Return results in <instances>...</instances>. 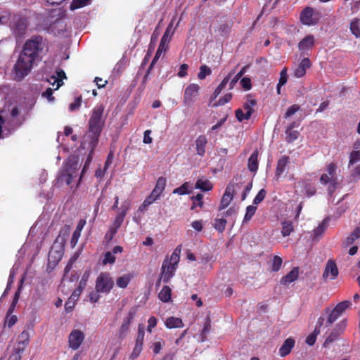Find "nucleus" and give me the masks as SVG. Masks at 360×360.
<instances>
[{
  "label": "nucleus",
  "instance_id": "33",
  "mask_svg": "<svg viewBox=\"0 0 360 360\" xmlns=\"http://www.w3.org/2000/svg\"><path fill=\"white\" fill-rule=\"evenodd\" d=\"M256 103V101L254 99H249L244 103L242 109L248 117H251V115L254 112V106Z\"/></svg>",
  "mask_w": 360,
  "mask_h": 360
},
{
  "label": "nucleus",
  "instance_id": "34",
  "mask_svg": "<svg viewBox=\"0 0 360 360\" xmlns=\"http://www.w3.org/2000/svg\"><path fill=\"white\" fill-rule=\"evenodd\" d=\"M160 300L164 302H168L171 300V289L169 286H164L159 292Z\"/></svg>",
  "mask_w": 360,
  "mask_h": 360
},
{
  "label": "nucleus",
  "instance_id": "41",
  "mask_svg": "<svg viewBox=\"0 0 360 360\" xmlns=\"http://www.w3.org/2000/svg\"><path fill=\"white\" fill-rule=\"evenodd\" d=\"M257 207L255 205H249L246 207L245 214L243 219V223L250 221L252 216L255 214Z\"/></svg>",
  "mask_w": 360,
  "mask_h": 360
},
{
  "label": "nucleus",
  "instance_id": "7",
  "mask_svg": "<svg viewBox=\"0 0 360 360\" xmlns=\"http://www.w3.org/2000/svg\"><path fill=\"white\" fill-rule=\"evenodd\" d=\"M321 18V14L317 10L311 8H305L300 14L301 22L307 26L315 25Z\"/></svg>",
  "mask_w": 360,
  "mask_h": 360
},
{
  "label": "nucleus",
  "instance_id": "13",
  "mask_svg": "<svg viewBox=\"0 0 360 360\" xmlns=\"http://www.w3.org/2000/svg\"><path fill=\"white\" fill-rule=\"evenodd\" d=\"M176 269V266L171 265L167 262V259H165L162 265V271L158 283H160V281H162L165 283H168L174 276Z\"/></svg>",
  "mask_w": 360,
  "mask_h": 360
},
{
  "label": "nucleus",
  "instance_id": "6",
  "mask_svg": "<svg viewBox=\"0 0 360 360\" xmlns=\"http://www.w3.org/2000/svg\"><path fill=\"white\" fill-rule=\"evenodd\" d=\"M114 286V281L108 272H101L96 281L97 292L109 293Z\"/></svg>",
  "mask_w": 360,
  "mask_h": 360
},
{
  "label": "nucleus",
  "instance_id": "8",
  "mask_svg": "<svg viewBox=\"0 0 360 360\" xmlns=\"http://www.w3.org/2000/svg\"><path fill=\"white\" fill-rule=\"evenodd\" d=\"M347 326V320L340 321L336 326L332 330L328 337L323 342V347H328L335 340H338L339 336L343 333Z\"/></svg>",
  "mask_w": 360,
  "mask_h": 360
},
{
  "label": "nucleus",
  "instance_id": "5",
  "mask_svg": "<svg viewBox=\"0 0 360 360\" xmlns=\"http://www.w3.org/2000/svg\"><path fill=\"white\" fill-rule=\"evenodd\" d=\"M351 305L352 302L350 301L345 300L338 303L332 310L329 308L326 309L325 313L328 314L326 326H331Z\"/></svg>",
  "mask_w": 360,
  "mask_h": 360
},
{
  "label": "nucleus",
  "instance_id": "32",
  "mask_svg": "<svg viewBox=\"0 0 360 360\" xmlns=\"http://www.w3.org/2000/svg\"><path fill=\"white\" fill-rule=\"evenodd\" d=\"M234 72H231L226 77L224 78L219 85L216 88L213 94L214 98H217L220 94L221 91L226 87V84L230 80V77H231V75Z\"/></svg>",
  "mask_w": 360,
  "mask_h": 360
},
{
  "label": "nucleus",
  "instance_id": "61",
  "mask_svg": "<svg viewBox=\"0 0 360 360\" xmlns=\"http://www.w3.org/2000/svg\"><path fill=\"white\" fill-rule=\"evenodd\" d=\"M143 349V345L139 343H135L134 348L131 352V358L136 359L139 356Z\"/></svg>",
  "mask_w": 360,
  "mask_h": 360
},
{
  "label": "nucleus",
  "instance_id": "17",
  "mask_svg": "<svg viewBox=\"0 0 360 360\" xmlns=\"http://www.w3.org/2000/svg\"><path fill=\"white\" fill-rule=\"evenodd\" d=\"M289 163L290 158L288 156L283 155L278 160L276 169V176L277 179L280 178L283 173L287 172Z\"/></svg>",
  "mask_w": 360,
  "mask_h": 360
},
{
  "label": "nucleus",
  "instance_id": "53",
  "mask_svg": "<svg viewBox=\"0 0 360 360\" xmlns=\"http://www.w3.org/2000/svg\"><path fill=\"white\" fill-rule=\"evenodd\" d=\"M62 256H63V253H62L61 251H56V252H55L53 250V249L52 248L51 250L49 252V260L51 262V259L53 257H54V260L53 262L57 263V262H58L60 260Z\"/></svg>",
  "mask_w": 360,
  "mask_h": 360
},
{
  "label": "nucleus",
  "instance_id": "25",
  "mask_svg": "<svg viewBox=\"0 0 360 360\" xmlns=\"http://www.w3.org/2000/svg\"><path fill=\"white\" fill-rule=\"evenodd\" d=\"M167 180L165 177L160 176L157 180L155 188L152 191V193L155 194L157 197L160 198L161 194L166 186Z\"/></svg>",
  "mask_w": 360,
  "mask_h": 360
},
{
  "label": "nucleus",
  "instance_id": "58",
  "mask_svg": "<svg viewBox=\"0 0 360 360\" xmlns=\"http://www.w3.org/2000/svg\"><path fill=\"white\" fill-rule=\"evenodd\" d=\"M188 183H184L181 186L175 188L173 191V193L179 194V195H184L188 193Z\"/></svg>",
  "mask_w": 360,
  "mask_h": 360
},
{
  "label": "nucleus",
  "instance_id": "62",
  "mask_svg": "<svg viewBox=\"0 0 360 360\" xmlns=\"http://www.w3.org/2000/svg\"><path fill=\"white\" fill-rule=\"evenodd\" d=\"M351 179L353 181L360 179V165L356 166L351 173Z\"/></svg>",
  "mask_w": 360,
  "mask_h": 360
},
{
  "label": "nucleus",
  "instance_id": "52",
  "mask_svg": "<svg viewBox=\"0 0 360 360\" xmlns=\"http://www.w3.org/2000/svg\"><path fill=\"white\" fill-rule=\"evenodd\" d=\"M211 324L210 320H207L204 324V326L201 330V342H204L206 340V335L209 333L210 330Z\"/></svg>",
  "mask_w": 360,
  "mask_h": 360
},
{
  "label": "nucleus",
  "instance_id": "35",
  "mask_svg": "<svg viewBox=\"0 0 360 360\" xmlns=\"http://www.w3.org/2000/svg\"><path fill=\"white\" fill-rule=\"evenodd\" d=\"M294 228L290 221L285 220L282 222V236L286 237L290 235Z\"/></svg>",
  "mask_w": 360,
  "mask_h": 360
},
{
  "label": "nucleus",
  "instance_id": "2",
  "mask_svg": "<svg viewBox=\"0 0 360 360\" xmlns=\"http://www.w3.org/2000/svg\"><path fill=\"white\" fill-rule=\"evenodd\" d=\"M104 106L101 104L96 105L92 110L89 120V130L84 135L81 143V148L94 150L98 143V139L105 124L103 116Z\"/></svg>",
  "mask_w": 360,
  "mask_h": 360
},
{
  "label": "nucleus",
  "instance_id": "37",
  "mask_svg": "<svg viewBox=\"0 0 360 360\" xmlns=\"http://www.w3.org/2000/svg\"><path fill=\"white\" fill-rule=\"evenodd\" d=\"M23 352H21L20 348L13 347L12 349L8 352V356L6 360H20L22 356Z\"/></svg>",
  "mask_w": 360,
  "mask_h": 360
},
{
  "label": "nucleus",
  "instance_id": "44",
  "mask_svg": "<svg viewBox=\"0 0 360 360\" xmlns=\"http://www.w3.org/2000/svg\"><path fill=\"white\" fill-rule=\"evenodd\" d=\"M91 0H73L70 4V9L75 10L84 7L89 4Z\"/></svg>",
  "mask_w": 360,
  "mask_h": 360
},
{
  "label": "nucleus",
  "instance_id": "56",
  "mask_svg": "<svg viewBox=\"0 0 360 360\" xmlns=\"http://www.w3.org/2000/svg\"><path fill=\"white\" fill-rule=\"evenodd\" d=\"M266 194V191L264 188L261 189L255 197L253 200V205H258L264 199Z\"/></svg>",
  "mask_w": 360,
  "mask_h": 360
},
{
  "label": "nucleus",
  "instance_id": "51",
  "mask_svg": "<svg viewBox=\"0 0 360 360\" xmlns=\"http://www.w3.org/2000/svg\"><path fill=\"white\" fill-rule=\"evenodd\" d=\"M144 335V326L143 324H139L138 326V335L136 340V342L143 345Z\"/></svg>",
  "mask_w": 360,
  "mask_h": 360
},
{
  "label": "nucleus",
  "instance_id": "45",
  "mask_svg": "<svg viewBox=\"0 0 360 360\" xmlns=\"http://www.w3.org/2000/svg\"><path fill=\"white\" fill-rule=\"evenodd\" d=\"M350 30L352 33L356 37H360V29L359 27V20L354 19L350 23Z\"/></svg>",
  "mask_w": 360,
  "mask_h": 360
},
{
  "label": "nucleus",
  "instance_id": "3",
  "mask_svg": "<svg viewBox=\"0 0 360 360\" xmlns=\"http://www.w3.org/2000/svg\"><path fill=\"white\" fill-rule=\"evenodd\" d=\"M79 167V158L70 157L58 176V181L61 184H70L72 179L77 176Z\"/></svg>",
  "mask_w": 360,
  "mask_h": 360
},
{
  "label": "nucleus",
  "instance_id": "38",
  "mask_svg": "<svg viewBox=\"0 0 360 360\" xmlns=\"http://www.w3.org/2000/svg\"><path fill=\"white\" fill-rule=\"evenodd\" d=\"M297 185L304 187L305 194L308 197L312 196L316 193L315 187L311 186V185H310V184H307V183H306V182H304V181L298 182Z\"/></svg>",
  "mask_w": 360,
  "mask_h": 360
},
{
  "label": "nucleus",
  "instance_id": "43",
  "mask_svg": "<svg viewBox=\"0 0 360 360\" xmlns=\"http://www.w3.org/2000/svg\"><path fill=\"white\" fill-rule=\"evenodd\" d=\"M320 333V329L318 327H316L314 332L309 335L306 338V343L309 346H312L314 345L316 340L317 335Z\"/></svg>",
  "mask_w": 360,
  "mask_h": 360
},
{
  "label": "nucleus",
  "instance_id": "54",
  "mask_svg": "<svg viewBox=\"0 0 360 360\" xmlns=\"http://www.w3.org/2000/svg\"><path fill=\"white\" fill-rule=\"evenodd\" d=\"M115 259H116V258L112 252H105V254L104 255V258L103 259V264H112L115 263Z\"/></svg>",
  "mask_w": 360,
  "mask_h": 360
},
{
  "label": "nucleus",
  "instance_id": "27",
  "mask_svg": "<svg viewBox=\"0 0 360 360\" xmlns=\"http://www.w3.org/2000/svg\"><path fill=\"white\" fill-rule=\"evenodd\" d=\"M360 238V227H356L343 242L344 247H348Z\"/></svg>",
  "mask_w": 360,
  "mask_h": 360
},
{
  "label": "nucleus",
  "instance_id": "22",
  "mask_svg": "<svg viewBox=\"0 0 360 360\" xmlns=\"http://www.w3.org/2000/svg\"><path fill=\"white\" fill-rule=\"evenodd\" d=\"M299 271L297 268H293L288 274L282 277L281 280V285H288L296 281L298 278Z\"/></svg>",
  "mask_w": 360,
  "mask_h": 360
},
{
  "label": "nucleus",
  "instance_id": "15",
  "mask_svg": "<svg viewBox=\"0 0 360 360\" xmlns=\"http://www.w3.org/2000/svg\"><path fill=\"white\" fill-rule=\"evenodd\" d=\"M315 38L312 34H308L298 44V49L302 53L309 51L314 45Z\"/></svg>",
  "mask_w": 360,
  "mask_h": 360
},
{
  "label": "nucleus",
  "instance_id": "19",
  "mask_svg": "<svg viewBox=\"0 0 360 360\" xmlns=\"http://www.w3.org/2000/svg\"><path fill=\"white\" fill-rule=\"evenodd\" d=\"M30 340V334L27 331H22L18 337L17 344L13 347L20 348L21 352H24L25 347L27 346Z\"/></svg>",
  "mask_w": 360,
  "mask_h": 360
},
{
  "label": "nucleus",
  "instance_id": "42",
  "mask_svg": "<svg viewBox=\"0 0 360 360\" xmlns=\"http://www.w3.org/2000/svg\"><path fill=\"white\" fill-rule=\"evenodd\" d=\"M238 209L239 207L237 206H232L224 214L225 217H230L231 218L233 224L235 223L236 220Z\"/></svg>",
  "mask_w": 360,
  "mask_h": 360
},
{
  "label": "nucleus",
  "instance_id": "63",
  "mask_svg": "<svg viewBox=\"0 0 360 360\" xmlns=\"http://www.w3.org/2000/svg\"><path fill=\"white\" fill-rule=\"evenodd\" d=\"M81 103H82L81 97L75 98V101L70 104L69 110L70 111H74V110H77L80 107Z\"/></svg>",
  "mask_w": 360,
  "mask_h": 360
},
{
  "label": "nucleus",
  "instance_id": "30",
  "mask_svg": "<svg viewBox=\"0 0 360 360\" xmlns=\"http://www.w3.org/2000/svg\"><path fill=\"white\" fill-rule=\"evenodd\" d=\"M133 276L129 274H124L118 277L116 280V285L121 288H126L129 283Z\"/></svg>",
  "mask_w": 360,
  "mask_h": 360
},
{
  "label": "nucleus",
  "instance_id": "64",
  "mask_svg": "<svg viewBox=\"0 0 360 360\" xmlns=\"http://www.w3.org/2000/svg\"><path fill=\"white\" fill-rule=\"evenodd\" d=\"M191 226L196 231L200 232L203 229V221L202 220H195L191 223Z\"/></svg>",
  "mask_w": 360,
  "mask_h": 360
},
{
  "label": "nucleus",
  "instance_id": "59",
  "mask_svg": "<svg viewBox=\"0 0 360 360\" xmlns=\"http://www.w3.org/2000/svg\"><path fill=\"white\" fill-rule=\"evenodd\" d=\"M288 81L287 68H284L280 73V79L278 83V86H283Z\"/></svg>",
  "mask_w": 360,
  "mask_h": 360
},
{
  "label": "nucleus",
  "instance_id": "48",
  "mask_svg": "<svg viewBox=\"0 0 360 360\" xmlns=\"http://www.w3.org/2000/svg\"><path fill=\"white\" fill-rule=\"evenodd\" d=\"M283 259L279 256H274L271 264V270L273 271H278L282 265Z\"/></svg>",
  "mask_w": 360,
  "mask_h": 360
},
{
  "label": "nucleus",
  "instance_id": "21",
  "mask_svg": "<svg viewBox=\"0 0 360 360\" xmlns=\"http://www.w3.org/2000/svg\"><path fill=\"white\" fill-rule=\"evenodd\" d=\"M295 340L292 338L286 339L279 349L280 356L284 357L290 354L292 349L295 346Z\"/></svg>",
  "mask_w": 360,
  "mask_h": 360
},
{
  "label": "nucleus",
  "instance_id": "50",
  "mask_svg": "<svg viewBox=\"0 0 360 360\" xmlns=\"http://www.w3.org/2000/svg\"><path fill=\"white\" fill-rule=\"evenodd\" d=\"M202 198L203 195L201 193H198L195 196L192 197V200H193V203L191 207L192 210H194L197 205L200 207L203 206Z\"/></svg>",
  "mask_w": 360,
  "mask_h": 360
},
{
  "label": "nucleus",
  "instance_id": "9",
  "mask_svg": "<svg viewBox=\"0 0 360 360\" xmlns=\"http://www.w3.org/2000/svg\"><path fill=\"white\" fill-rule=\"evenodd\" d=\"M241 186L238 184L236 185L230 184L226 188V191L221 198L219 210H222L227 207L233 200V194L236 188H240Z\"/></svg>",
  "mask_w": 360,
  "mask_h": 360
},
{
  "label": "nucleus",
  "instance_id": "1",
  "mask_svg": "<svg viewBox=\"0 0 360 360\" xmlns=\"http://www.w3.org/2000/svg\"><path fill=\"white\" fill-rule=\"evenodd\" d=\"M44 48L41 37H33L24 44L18 58L13 68L15 80L20 81L31 71L34 63Z\"/></svg>",
  "mask_w": 360,
  "mask_h": 360
},
{
  "label": "nucleus",
  "instance_id": "16",
  "mask_svg": "<svg viewBox=\"0 0 360 360\" xmlns=\"http://www.w3.org/2000/svg\"><path fill=\"white\" fill-rule=\"evenodd\" d=\"M311 65V63L308 58H304L297 67L294 70V76L300 78L306 74V71Z\"/></svg>",
  "mask_w": 360,
  "mask_h": 360
},
{
  "label": "nucleus",
  "instance_id": "11",
  "mask_svg": "<svg viewBox=\"0 0 360 360\" xmlns=\"http://www.w3.org/2000/svg\"><path fill=\"white\" fill-rule=\"evenodd\" d=\"M199 89L200 86L196 84H191L186 88L184 95L185 105H191L195 102L198 96Z\"/></svg>",
  "mask_w": 360,
  "mask_h": 360
},
{
  "label": "nucleus",
  "instance_id": "55",
  "mask_svg": "<svg viewBox=\"0 0 360 360\" xmlns=\"http://www.w3.org/2000/svg\"><path fill=\"white\" fill-rule=\"evenodd\" d=\"M360 160V151L354 150L350 153L349 165H354Z\"/></svg>",
  "mask_w": 360,
  "mask_h": 360
},
{
  "label": "nucleus",
  "instance_id": "31",
  "mask_svg": "<svg viewBox=\"0 0 360 360\" xmlns=\"http://www.w3.org/2000/svg\"><path fill=\"white\" fill-rule=\"evenodd\" d=\"M328 219H323L321 224H319V226L315 228L313 231V235H314V240L315 239H317L320 236H321L323 232L325 231L326 227H327V225H328Z\"/></svg>",
  "mask_w": 360,
  "mask_h": 360
},
{
  "label": "nucleus",
  "instance_id": "49",
  "mask_svg": "<svg viewBox=\"0 0 360 360\" xmlns=\"http://www.w3.org/2000/svg\"><path fill=\"white\" fill-rule=\"evenodd\" d=\"M84 149L89 151V154H88L86 160L84 163V165L83 167V169L82 171V175L89 169V165L91 164L92 159H93V154H94V150H91V148H84Z\"/></svg>",
  "mask_w": 360,
  "mask_h": 360
},
{
  "label": "nucleus",
  "instance_id": "40",
  "mask_svg": "<svg viewBox=\"0 0 360 360\" xmlns=\"http://www.w3.org/2000/svg\"><path fill=\"white\" fill-rule=\"evenodd\" d=\"M179 253H180V250H179L177 248L175 249V250L171 255L170 258L167 259V262L169 264L173 265L176 267V266L179 262V259H180Z\"/></svg>",
  "mask_w": 360,
  "mask_h": 360
},
{
  "label": "nucleus",
  "instance_id": "36",
  "mask_svg": "<svg viewBox=\"0 0 360 360\" xmlns=\"http://www.w3.org/2000/svg\"><path fill=\"white\" fill-rule=\"evenodd\" d=\"M293 126H288L285 130L286 139L288 142H292L298 138L299 132L292 130Z\"/></svg>",
  "mask_w": 360,
  "mask_h": 360
},
{
  "label": "nucleus",
  "instance_id": "47",
  "mask_svg": "<svg viewBox=\"0 0 360 360\" xmlns=\"http://www.w3.org/2000/svg\"><path fill=\"white\" fill-rule=\"evenodd\" d=\"M211 73H212V70L209 67H207V65H202L200 68V72L198 75V77L200 79H203L207 76L211 75Z\"/></svg>",
  "mask_w": 360,
  "mask_h": 360
},
{
  "label": "nucleus",
  "instance_id": "4",
  "mask_svg": "<svg viewBox=\"0 0 360 360\" xmlns=\"http://www.w3.org/2000/svg\"><path fill=\"white\" fill-rule=\"evenodd\" d=\"M320 183L327 186V191L330 195L337 189L340 184V181L337 174V165L334 163H330L326 167V173L320 177Z\"/></svg>",
  "mask_w": 360,
  "mask_h": 360
},
{
  "label": "nucleus",
  "instance_id": "29",
  "mask_svg": "<svg viewBox=\"0 0 360 360\" xmlns=\"http://www.w3.org/2000/svg\"><path fill=\"white\" fill-rule=\"evenodd\" d=\"M125 216L126 215L124 214V213H120V212L117 213V214L114 220L112 226L110 229V231H112V236H114L117 233L118 229L122 224Z\"/></svg>",
  "mask_w": 360,
  "mask_h": 360
},
{
  "label": "nucleus",
  "instance_id": "26",
  "mask_svg": "<svg viewBox=\"0 0 360 360\" xmlns=\"http://www.w3.org/2000/svg\"><path fill=\"white\" fill-rule=\"evenodd\" d=\"M165 326L169 328H179L184 327V323L180 318L177 317H169L167 318L165 322Z\"/></svg>",
  "mask_w": 360,
  "mask_h": 360
},
{
  "label": "nucleus",
  "instance_id": "12",
  "mask_svg": "<svg viewBox=\"0 0 360 360\" xmlns=\"http://www.w3.org/2000/svg\"><path fill=\"white\" fill-rule=\"evenodd\" d=\"M27 22L25 17L15 15L11 22V29L18 36H22L27 30Z\"/></svg>",
  "mask_w": 360,
  "mask_h": 360
},
{
  "label": "nucleus",
  "instance_id": "10",
  "mask_svg": "<svg viewBox=\"0 0 360 360\" xmlns=\"http://www.w3.org/2000/svg\"><path fill=\"white\" fill-rule=\"evenodd\" d=\"M85 338L84 333L78 329L71 331L68 336L69 347L73 350H77L82 345Z\"/></svg>",
  "mask_w": 360,
  "mask_h": 360
},
{
  "label": "nucleus",
  "instance_id": "60",
  "mask_svg": "<svg viewBox=\"0 0 360 360\" xmlns=\"http://www.w3.org/2000/svg\"><path fill=\"white\" fill-rule=\"evenodd\" d=\"M300 110V106L298 105H292L287 110L286 112L285 113L284 117L288 118L293 115L295 112H297Z\"/></svg>",
  "mask_w": 360,
  "mask_h": 360
},
{
  "label": "nucleus",
  "instance_id": "39",
  "mask_svg": "<svg viewBox=\"0 0 360 360\" xmlns=\"http://www.w3.org/2000/svg\"><path fill=\"white\" fill-rule=\"evenodd\" d=\"M227 221L225 219H215L214 221V228L219 231V233H222L226 227Z\"/></svg>",
  "mask_w": 360,
  "mask_h": 360
},
{
  "label": "nucleus",
  "instance_id": "14",
  "mask_svg": "<svg viewBox=\"0 0 360 360\" xmlns=\"http://www.w3.org/2000/svg\"><path fill=\"white\" fill-rule=\"evenodd\" d=\"M338 276V269L334 260L329 259L325 266L322 277L323 279L334 280Z\"/></svg>",
  "mask_w": 360,
  "mask_h": 360
},
{
  "label": "nucleus",
  "instance_id": "20",
  "mask_svg": "<svg viewBox=\"0 0 360 360\" xmlns=\"http://www.w3.org/2000/svg\"><path fill=\"white\" fill-rule=\"evenodd\" d=\"M207 143V139L204 135L199 136L195 140V149L197 154L202 157L205 153V146Z\"/></svg>",
  "mask_w": 360,
  "mask_h": 360
},
{
  "label": "nucleus",
  "instance_id": "18",
  "mask_svg": "<svg viewBox=\"0 0 360 360\" xmlns=\"http://www.w3.org/2000/svg\"><path fill=\"white\" fill-rule=\"evenodd\" d=\"M134 316V312L131 311L129 312L128 316L124 319L122 326L119 330V337L120 338H124L127 335L129 331V325L131 323Z\"/></svg>",
  "mask_w": 360,
  "mask_h": 360
},
{
  "label": "nucleus",
  "instance_id": "24",
  "mask_svg": "<svg viewBox=\"0 0 360 360\" xmlns=\"http://www.w3.org/2000/svg\"><path fill=\"white\" fill-rule=\"evenodd\" d=\"M258 155L259 152L255 150L248 159V167L250 172L254 173L258 169Z\"/></svg>",
  "mask_w": 360,
  "mask_h": 360
},
{
  "label": "nucleus",
  "instance_id": "23",
  "mask_svg": "<svg viewBox=\"0 0 360 360\" xmlns=\"http://www.w3.org/2000/svg\"><path fill=\"white\" fill-rule=\"evenodd\" d=\"M63 77L65 78V74L63 70H60L59 71H57V76L52 75L47 79V81L53 86L56 85L55 89H58L63 84V81L61 79V78Z\"/></svg>",
  "mask_w": 360,
  "mask_h": 360
},
{
  "label": "nucleus",
  "instance_id": "28",
  "mask_svg": "<svg viewBox=\"0 0 360 360\" xmlns=\"http://www.w3.org/2000/svg\"><path fill=\"white\" fill-rule=\"evenodd\" d=\"M195 188L203 191H209L212 188V184L207 179L201 178L197 180Z\"/></svg>",
  "mask_w": 360,
  "mask_h": 360
},
{
  "label": "nucleus",
  "instance_id": "57",
  "mask_svg": "<svg viewBox=\"0 0 360 360\" xmlns=\"http://www.w3.org/2000/svg\"><path fill=\"white\" fill-rule=\"evenodd\" d=\"M235 114L237 120L240 122L244 120H248L250 118V117H248L243 110L240 108L237 109Z\"/></svg>",
  "mask_w": 360,
  "mask_h": 360
},
{
  "label": "nucleus",
  "instance_id": "46",
  "mask_svg": "<svg viewBox=\"0 0 360 360\" xmlns=\"http://www.w3.org/2000/svg\"><path fill=\"white\" fill-rule=\"evenodd\" d=\"M174 32V30L173 29V25L172 23H169V25L167 26L163 37H162V39L164 41H166L167 42H169L171 40V37L173 35Z\"/></svg>",
  "mask_w": 360,
  "mask_h": 360
}]
</instances>
